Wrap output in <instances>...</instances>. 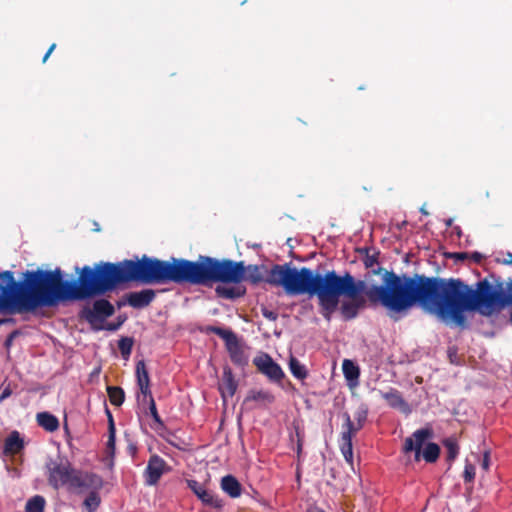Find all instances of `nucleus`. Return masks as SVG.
Instances as JSON below:
<instances>
[{"label": "nucleus", "mask_w": 512, "mask_h": 512, "mask_svg": "<svg viewBox=\"0 0 512 512\" xmlns=\"http://www.w3.org/2000/svg\"><path fill=\"white\" fill-rule=\"evenodd\" d=\"M12 394V389L10 388V385L6 386L1 394H0V402L4 401L6 398L10 397Z\"/></svg>", "instance_id": "e433bc0d"}, {"label": "nucleus", "mask_w": 512, "mask_h": 512, "mask_svg": "<svg viewBox=\"0 0 512 512\" xmlns=\"http://www.w3.org/2000/svg\"><path fill=\"white\" fill-rule=\"evenodd\" d=\"M443 445L447 452V461L452 462L455 460L459 453V446L455 439L447 438L443 441Z\"/></svg>", "instance_id": "c756f323"}, {"label": "nucleus", "mask_w": 512, "mask_h": 512, "mask_svg": "<svg viewBox=\"0 0 512 512\" xmlns=\"http://www.w3.org/2000/svg\"><path fill=\"white\" fill-rule=\"evenodd\" d=\"M289 369L292 375L297 379L304 380L308 376L306 367L293 356H291L289 360Z\"/></svg>", "instance_id": "b1692460"}, {"label": "nucleus", "mask_w": 512, "mask_h": 512, "mask_svg": "<svg viewBox=\"0 0 512 512\" xmlns=\"http://www.w3.org/2000/svg\"><path fill=\"white\" fill-rule=\"evenodd\" d=\"M120 325H121V322H119L117 324H110L108 329L109 330H116V329H118L120 327Z\"/></svg>", "instance_id": "79ce46f5"}, {"label": "nucleus", "mask_w": 512, "mask_h": 512, "mask_svg": "<svg viewBox=\"0 0 512 512\" xmlns=\"http://www.w3.org/2000/svg\"><path fill=\"white\" fill-rule=\"evenodd\" d=\"M24 448V441L18 431H12L4 442V453L7 455H16Z\"/></svg>", "instance_id": "f3484780"}, {"label": "nucleus", "mask_w": 512, "mask_h": 512, "mask_svg": "<svg viewBox=\"0 0 512 512\" xmlns=\"http://www.w3.org/2000/svg\"><path fill=\"white\" fill-rule=\"evenodd\" d=\"M136 378L137 385L140 390V394L137 396L140 403L147 401V396L152 395L150 389V377L144 360H140L136 363Z\"/></svg>", "instance_id": "f8f14e48"}, {"label": "nucleus", "mask_w": 512, "mask_h": 512, "mask_svg": "<svg viewBox=\"0 0 512 512\" xmlns=\"http://www.w3.org/2000/svg\"><path fill=\"white\" fill-rule=\"evenodd\" d=\"M210 331L224 340L226 349L232 363L239 367L248 365V356L240 345L236 334L232 330L221 327H210Z\"/></svg>", "instance_id": "423d86ee"}, {"label": "nucleus", "mask_w": 512, "mask_h": 512, "mask_svg": "<svg viewBox=\"0 0 512 512\" xmlns=\"http://www.w3.org/2000/svg\"><path fill=\"white\" fill-rule=\"evenodd\" d=\"M273 265L264 278L262 270L265 266L248 265L243 261L216 259L200 255L197 261L183 258H171V261L143 255L140 259H125L119 262L100 261L91 266L76 268L78 279L65 280L69 300H85L112 292L119 285L137 282L142 284H192L208 286L212 283H234L249 281L256 285L267 281ZM270 285H272L270 283Z\"/></svg>", "instance_id": "f257e3e1"}, {"label": "nucleus", "mask_w": 512, "mask_h": 512, "mask_svg": "<svg viewBox=\"0 0 512 512\" xmlns=\"http://www.w3.org/2000/svg\"><path fill=\"white\" fill-rule=\"evenodd\" d=\"M115 312L114 306L106 299H99L93 303L92 309L83 311L84 318L89 323L96 321H104L106 318L112 316Z\"/></svg>", "instance_id": "9b49d317"}, {"label": "nucleus", "mask_w": 512, "mask_h": 512, "mask_svg": "<svg viewBox=\"0 0 512 512\" xmlns=\"http://www.w3.org/2000/svg\"><path fill=\"white\" fill-rule=\"evenodd\" d=\"M143 405H148V408H149V411H150V414L153 418V420L160 426H164L163 424V421L161 419V417L159 416L158 414V411H157V408H156V404H155V401H154V398L152 395L150 396H147V401L145 403H142Z\"/></svg>", "instance_id": "2f4dec72"}, {"label": "nucleus", "mask_w": 512, "mask_h": 512, "mask_svg": "<svg viewBox=\"0 0 512 512\" xmlns=\"http://www.w3.org/2000/svg\"><path fill=\"white\" fill-rule=\"evenodd\" d=\"M421 212L425 215H428V212L424 208H421Z\"/></svg>", "instance_id": "de8ad7c7"}, {"label": "nucleus", "mask_w": 512, "mask_h": 512, "mask_svg": "<svg viewBox=\"0 0 512 512\" xmlns=\"http://www.w3.org/2000/svg\"><path fill=\"white\" fill-rule=\"evenodd\" d=\"M262 315L264 318L270 321H276L278 318V314L274 311L268 310L267 308H262Z\"/></svg>", "instance_id": "f704fd0d"}, {"label": "nucleus", "mask_w": 512, "mask_h": 512, "mask_svg": "<svg viewBox=\"0 0 512 512\" xmlns=\"http://www.w3.org/2000/svg\"><path fill=\"white\" fill-rule=\"evenodd\" d=\"M223 393L227 392L229 396H233L237 390V382L234 379L231 369L226 368L223 372Z\"/></svg>", "instance_id": "a878e982"}, {"label": "nucleus", "mask_w": 512, "mask_h": 512, "mask_svg": "<svg viewBox=\"0 0 512 512\" xmlns=\"http://www.w3.org/2000/svg\"><path fill=\"white\" fill-rule=\"evenodd\" d=\"M221 489L231 498H237L242 493L240 482L232 475H226L221 479Z\"/></svg>", "instance_id": "a211bd4d"}, {"label": "nucleus", "mask_w": 512, "mask_h": 512, "mask_svg": "<svg viewBox=\"0 0 512 512\" xmlns=\"http://www.w3.org/2000/svg\"><path fill=\"white\" fill-rule=\"evenodd\" d=\"M253 364L259 372L268 377L270 381L280 383L284 378V372L279 364L274 362L267 353H261L253 359Z\"/></svg>", "instance_id": "0eeeda50"}, {"label": "nucleus", "mask_w": 512, "mask_h": 512, "mask_svg": "<svg viewBox=\"0 0 512 512\" xmlns=\"http://www.w3.org/2000/svg\"><path fill=\"white\" fill-rule=\"evenodd\" d=\"M133 347V339L129 337H123L118 341V348L121 352V355L124 358H127L132 351Z\"/></svg>", "instance_id": "7c9ffc66"}, {"label": "nucleus", "mask_w": 512, "mask_h": 512, "mask_svg": "<svg viewBox=\"0 0 512 512\" xmlns=\"http://www.w3.org/2000/svg\"><path fill=\"white\" fill-rule=\"evenodd\" d=\"M482 467L483 469L487 470L489 468V452H485L484 453V457H483V460H482Z\"/></svg>", "instance_id": "58836bf2"}, {"label": "nucleus", "mask_w": 512, "mask_h": 512, "mask_svg": "<svg viewBox=\"0 0 512 512\" xmlns=\"http://www.w3.org/2000/svg\"><path fill=\"white\" fill-rule=\"evenodd\" d=\"M109 401L114 406H121L125 400L124 390L119 386H107Z\"/></svg>", "instance_id": "393cba45"}, {"label": "nucleus", "mask_w": 512, "mask_h": 512, "mask_svg": "<svg viewBox=\"0 0 512 512\" xmlns=\"http://www.w3.org/2000/svg\"><path fill=\"white\" fill-rule=\"evenodd\" d=\"M475 474H476V471H475L474 465L471 463H466L465 467H464V472H463L464 482H466V483L473 482L475 479Z\"/></svg>", "instance_id": "473e14b6"}, {"label": "nucleus", "mask_w": 512, "mask_h": 512, "mask_svg": "<svg viewBox=\"0 0 512 512\" xmlns=\"http://www.w3.org/2000/svg\"><path fill=\"white\" fill-rule=\"evenodd\" d=\"M55 48H56V44H55V43H53V44L49 47V49H48V51L46 52V54L44 55V57H43V59H42V62H43V63H45V62L48 60V58L50 57L51 53L54 51V49H55Z\"/></svg>", "instance_id": "ea45409f"}, {"label": "nucleus", "mask_w": 512, "mask_h": 512, "mask_svg": "<svg viewBox=\"0 0 512 512\" xmlns=\"http://www.w3.org/2000/svg\"><path fill=\"white\" fill-rule=\"evenodd\" d=\"M433 437V431L431 428H422L416 430L411 437H408L404 441L403 451L405 453L414 451L415 461H419L421 458V448L426 440Z\"/></svg>", "instance_id": "9d476101"}, {"label": "nucleus", "mask_w": 512, "mask_h": 512, "mask_svg": "<svg viewBox=\"0 0 512 512\" xmlns=\"http://www.w3.org/2000/svg\"><path fill=\"white\" fill-rule=\"evenodd\" d=\"M267 281L273 286L283 287L288 295L317 296L320 314L327 321L331 320L337 310L342 295L349 298L340 306V312L345 320L356 318L359 310L366 305V299L362 295L366 287L365 282L355 281L348 272L339 276L332 270L322 275L307 267H291L290 263L275 264Z\"/></svg>", "instance_id": "7ed1b4c3"}, {"label": "nucleus", "mask_w": 512, "mask_h": 512, "mask_svg": "<svg viewBox=\"0 0 512 512\" xmlns=\"http://www.w3.org/2000/svg\"><path fill=\"white\" fill-rule=\"evenodd\" d=\"M130 451H132V453H135L136 452V447L133 446V445H130Z\"/></svg>", "instance_id": "49530a36"}, {"label": "nucleus", "mask_w": 512, "mask_h": 512, "mask_svg": "<svg viewBox=\"0 0 512 512\" xmlns=\"http://www.w3.org/2000/svg\"><path fill=\"white\" fill-rule=\"evenodd\" d=\"M342 370L344 377L349 382H355L358 380L360 375L359 367L349 359H345L342 364Z\"/></svg>", "instance_id": "5701e85b"}, {"label": "nucleus", "mask_w": 512, "mask_h": 512, "mask_svg": "<svg viewBox=\"0 0 512 512\" xmlns=\"http://www.w3.org/2000/svg\"><path fill=\"white\" fill-rule=\"evenodd\" d=\"M456 257H457L458 259L463 260V259H465V258H467V257H468V254H467V253H465V252H463V253H459V254H457V255H456Z\"/></svg>", "instance_id": "37998d69"}, {"label": "nucleus", "mask_w": 512, "mask_h": 512, "mask_svg": "<svg viewBox=\"0 0 512 512\" xmlns=\"http://www.w3.org/2000/svg\"><path fill=\"white\" fill-rule=\"evenodd\" d=\"M507 263L512 265V253H508Z\"/></svg>", "instance_id": "c03bdc74"}, {"label": "nucleus", "mask_w": 512, "mask_h": 512, "mask_svg": "<svg viewBox=\"0 0 512 512\" xmlns=\"http://www.w3.org/2000/svg\"><path fill=\"white\" fill-rule=\"evenodd\" d=\"M167 463L157 454H153L149 460L147 467L144 471L145 484L148 486L156 485L162 475L167 471Z\"/></svg>", "instance_id": "1a4fd4ad"}, {"label": "nucleus", "mask_w": 512, "mask_h": 512, "mask_svg": "<svg viewBox=\"0 0 512 512\" xmlns=\"http://www.w3.org/2000/svg\"><path fill=\"white\" fill-rule=\"evenodd\" d=\"M48 481L56 490L66 487L69 491L97 490L103 485L99 475L76 470L68 461L52 463V466L49 467Z\"/></svg>", "instance_id": "39448f33"}, {"label": "nucleus", "mask_w": 512, "mask_h": 512, "mask_svg": "<svg viewBox=\"0 0 512 512\" xmlns=\"http://www.w3.org/2000/svg\"><path fill=\"white\" fill-rule=\"evenodd\" d=\"M307 512H325V511L317 506H312L307 509Z\"/></svg>", "instance_id": "a19ab883"}, {"label": "nucleus", "mask_w": 512, "mask_h": 512, "mask_svg": "<svg viewBox=\"0 0 512 512\" xmlns=\"http://www.w3.org/2000/svg\"><path fill=\"white\" fill-rule=\"evenodd\" d=\"M364 265L366 268H373L378 263V254H369L367 253L363 259Z\"/></svg>", "instance_id": "72a5a7b5"}, {"label": "nucleus", "mask_w": 512, "mask_h": 512, "mask_svg": "<svg viewBox=\"0 0 512 512\" xmlns=\"http://www.w3.org/2000/svg\"><path fill=\"white\" fill-rule=\"evenodd\" d=\"M457 353H458L457 347L452 346V347L448 348V357H449V360L451 363H457L455 360L457 357Z\"/></svg>", "instance_id": "c9c22d12"}, {"label": "nucleus", "mask_w": 512, "mask_h": 512, "mask_svg": "<svg viewBox=\"0 0 512 512\" xmlns=\"http://www.w3.org/2000/svg\"><path fill=\"white\" fill-rule=\"evenodd\" d=\"M156 292L153 289H143L126 293L123 298L118 301V307L129 305L134 309H143L149 306L155 299Z\"/></svg>", "instance_id": "6e6552de"}, {"label": "nucleus", "mask_w": 512, "mask_h": 512, "mask_svg": "<svg viewBox=\"0 0 512 512\" xmlns=\"http://www.w3.org/2000/svg\"><path fill=\"white\" fill-rule=\"evenodd\" d=\"M36 419L38 425L48 432H54L59 428L58 418L49 412L38 413Z\"/></svg>", "instance_id": "6ab92c4d"}, {"label": "nucleus", "mask_w": 512, "mask_h": 512, "mask_svg": "<svg viewBox=\"0 0 512 512\" xmlns=\"http://www.w3.org/2000/svg\"><path fill=\"white\" fill-rule=\"evenodd\" d=\"M108 418V440L106 444V452L108 456L113 457L115 454L116 428L113 415L109 409H106Z\"/></svg>", "instance_id": "aec40b11"}, {"label": "nucleus", "mask_w": 512, "mask_h": 512, "mask_svg": "<svg viewBox=\"0 0 512 512\" xmlns=\"http://www.w3.org/2000/svg\"><path fill=\"white\" fill-rule=\"evenodd\" d=\"M368 410L365 407H360L354 413L355 422L351 420L350 415L346 412L343 414L344 423L342 425V432H349L350 435L355 436L361 430L367 420Z\"/></svg>", "instance_id": "4468645a"}, {"label": "nucleus", "mask_w": 512, "mask_h": 512, "mask_svg": "<svg viewBox=\"0 0 512 512\" xmlns=\"http://www.w3.org/2000/svg\"><path fill=\"white\" fill-rule=\"evenodd\" d=\"M45 498L41 495H35L30 498L25 505V512H44Z\"/></svg>", "instance_id": "cd10ccee"}, {"label": "nucleus", "mask_w": 512, "mask_h": 512, "mask_svg": "<svg viewBox=\"0 0 512 512\" xmlns=\"http://www.w3.org/2000/svg\"><path fill=\"white\" fill-rule=\"evenodd\" d=\"M382 275L381 285H372L365 294L371 304H381L389 316L398 320L396 313L407 311L419 305L425 312L437 316L445 323L457 326L466 324V311H478L490 316L512 305V281L507 283V292L495 289L487 279L476 283L472 289L460 279H444L415 274L413 277L399 276L381 267L373 269Z\"/></svg>", "instance_id": "f03ea898"}, {"label": "nucleus", "mask_w": 512, "mask_h": 512, "mask_svg": "<svg viewBox=\"0 0 512 512\" xmlns=\"http://www.w3.org/2000/svg\"><path fill=\"white\" fill-rule=\"evenodd\" d=\"M101 499L96 491H91L83 502V506L87 512H95L100 506Z\"/></svg>", "instance_id": "c85d7f7f"}, {"label": "nucleus", "mask_w": 512, "mask_h": 512, "mask_svg": "<svg viewBox=\"0 0 512 512\" xmlns=\"http://www.w3.org/2000/svg\"><path fill=\"white\" fill-rule=\"evenodd\" d=\"M216 293L218 296L225 299H237L245 295L246 288L243 286H234V287H226V286H218L216 288Z\"/></svg>", "instance_id": "4be33fe9"}, {"label": "nucleus", "mask_w": 512, "mask_h": 512, "mask_svg": "<svg viewBox=\"0 0 512 512\" xmlns=\"http://www.w3.org/2000/svg\"><path fill=\"white\" fill-rule=\"evenodd\" d=\"M349 432H341L340 449L345 460L352 465L353 464V445L352 438Z\"/></svg>", "instance_id": "412c9836"}, {"label": "nucleus", "mask_w": 512, "mask_h": 512, "mask_svg": "<svg viewBox=\"0 0 512 512\" xmlns=\"http://www.w3.org/2000/svg\"><path fill=\"white\" fill-rule=\"evenodd\" d=\"M188 488L202 501L203 504L214 508L222 507V501L211 491L207 490L203 484L194 479L186 480Z\"/></svg>", "instance_id": "ddd939ff"}, {"label": "nucleus", "mask_w": 512, "mask_h": 512, "mask_svg": "<svg viewBox=\"0 0 512 512\" xmlns=\"http://www.w3.org/2000/svg\"><path fill=\"white\" fill-rule=\"evenodd\" d=\"M301 449H302V445H301V443L299 442V443H298V446H297V452H298V454L301 452Z\"/></svg>", "instance_id": "a18cd8bd"}, {"label": "nucleus", "mask_w": 512, "mask_h": 512, "mask_svg": "<svg viewBox=\"0 0 512 512\" xmlns=\"http://www.w3.org/2000/svg\"><path fill=\"white\" fill-rule=\"evenodd\" d=\"M440 455V447L438 444L430 442L423 450L422 457L427 463H434Z\"/></svg>", "instance_id": "bb28decb"}, {"label": "nucleus", "mask_w": 512, "mask_h": 512, "mask_svg": "<svg viewBox=\"0 0 512 512\" xmlns=\"http://www.w3.org/2000/svg\"><path fill=\"white\" fill-rule=\"evenodd\" d=\"M382 397L386 400L390 407L399 409L404 413L410 412L408 403L404 400L401 392L398 390L392 388L389 391L382 393Z\"/></svg>", "instance_id": "2eb2a0df"}, {"label": "nucleus", "mask_w": 512, "mask_h": 512, "mask_svg": "<svg viewBox=\"0 0 512 512\" xmlns=\"http://www.w3.org/2000/svg\"><path fill=\"white\" fill-rule=\"evenodd\" d=\"M470 258L476 262V263H480L481 260L483 259V255L479 252H473L471 255H470Z\"/></svg>", "instance_id": "4c0bfd02"}, {"label": "nucleus", "mask_w": 512, "mask_h": 512, "mask_svg": "<svg viewBox=\"0 0 512 512\" xmlns=\"http://www.w3.org/2000/svg\"><path fill=\"white\" fill-rule=\"evenodd\" d=\"M68 300V290L59 268L27 270L21 281L15 280L12 271L0 272V312H32Z\"/></svg>", "instance_id": "20e7f679"}, {"label": "nucleus", "mask_w": 512, "mask_h": 512, "mask_svg": "<svg viewBox=\"0 0 512 512\" xmlns=\"http://www.w3.org/2000/svg\"><path fill=\"white\" fill-rule=\"evenodd\" d=\"M275 396L272 392L263 389H251L248 391L244 403L257 402L261 405H270L274 403Z\"/></svg>", "instance_id": "dca6fc26"}]
</instances>
